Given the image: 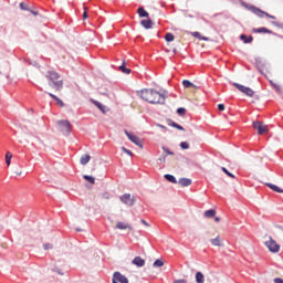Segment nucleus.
<instances>
[{"label": "nucleus", "mask_w": 283, "mask_h": 283, "mask_svg": "<svg viewBox=\"0 0 283 283\" xmlns=\"http://www.w3.org/2000/svg\"><path fill=\"white\" fill-rule=\"evenodd\" d=\"M140 98L146 101V103H150L151 105L165 104V95L158 93V91H154L153 88H144L139 92Z\"/></svg>", "instance_id": "f257e3e1"}, {"label": "nucleus", "mask_w": 283, "mask_h": 283, "mask_svg": "<svg viewBox=\"0 0 283 283\" xmlns=\"http://www.w3.org/2000/svg\"><path fill=\"white\" fill-rule=\"evenodd\" d=\"M46 78H49L50 87L55 90V92H60V90H63V80H61L59 73L50 71L46 74Z\"/></svg>", "instance_id": "f03ea898"}, {"label": "nucleus", "mask_w": 283, "mask_h": 283, "mask_svg": "<svg viewBox=\"0 0 283 283\" xmlns=\"http://www.w3.org/2000/svg\"><path fill=\"white\" fill-rule=\"evenodd\" d=\"M233 87H235L237 90H239V92H241L242 94H245V96H253V94H255V92H253V90H251V87H247L244 85H241L239 83H232Z\"/></svg>", "instance_id": "7ed1b4c3"}, {"label": "nucleus", "mask_w": 283, "mask_h": 283, "mask_svg": "<svg viewBox=\"0 0 283 283\" xmlns=\"http://www.w3.org/2000/svg\"><path fill=\"white\" fill-rule=\"evenodd\" d=\"M265 247L271 251V253H277L280 251V244L273 238L265 241Z\"/></svg>", "instance_id": "20e7f679"}, {"label": "nucleus", "mask_w": 283, "mask_h": 283, "mask_svg": "<svg viewBox=\"0 0 283 283\" xmlns=\"http://www.w3.org/2000/svg\"><path fill=\"white\" fill-rule=\"evenodd\" d=\"M251 12H253V14H255L256 17H259L260 19H264V17H268L269 19H275L274 15H271L264 11H262L261 9H259L258 7H250Z\"/></svg>", "instance_id": "39448f33"}, {"label": "nucleus", "mask_w": 283, "mask_h": 283, "mask_svg": "<svg viewBox=\"0 0 283 283\" xmlns=\"http://www.w3.org/2000/svg\"><path fill=\"white\" fill-rule=\"evenodd\" d=\"M112 283H129V279L120 272H114Z\"/></svg>", "instance_id": "423d86ee"}, {"label": "nucleus", "mask_w": 283, "mask_h": 283, "mask_svg": "<svg viewBox=\"0 0 283 283\" xmlns=\"http://www.w3.org/2000/svg\"><path fill=\"white\" fill-rule=\"evenodd\" d=\"M120 202H123V205H127V207H134L136 198L129 193H125L120 197Z\"/></svg>", "instance_id": "0eeeda50"}, {"label": "nucleus", "mask_w": 283, "mask_h": 283, "mask_svg": "<svg viewBox=\"0 0 283 283\" xmlns=\"http://www.w3.org/2000/svg\"><path fill=\"white\" fill-rule=\"evenodd\" d=\"M57 125L60 126V132H62V134H70V132H72V124L67 120H60L57 122Z\"/></svg>", "instance_id": "6e6552de"}, {"label": "nucleus", "mask_w": 283, "mask_h": 283, "mask_svg": "<svg viewBox=\"0 0 283 283\" xmlns=\"http://www.w3.org/2000/svg\"><path fill=\"white\" fill-rule=\"evenodd\" d=\"M253 127L256 129L258 134H269V126L262 122H254Z\"/></svg>", "instance_id": "1a4fd4ad"}, {"label": "nucleus", "mask_w": 283, "mask_h": 283, "mask_svg": "<svg viewBox=\"0 0 283 283\" xmlns=\"http://www.w3.org/2000/svg\"><path fill=\"white\" fill-rule=\"evenodd\" d=\"M125 134L127 138L130 140V143H134V145H137V147H140L143 149V140L138 138V136L125 130Z\"/></svg>", "instance_id": "9d476101"}, {"label": "nucleus", "mask_w": 283, "mask_h": 283, "mask_svg": "<svg viewBox=\"0 0 283 283\" xmlns=\"http://www.w3.org/2000/svg\"><path fill=\"white\" fill-rule=\"evenodd\" d=\"M132 264L140 269L145 265V260L140 256H135L132 261Z\"/></svg>", "instance_id": "9b49d317"}, {"label": "nucleus", "mask_w": 283, "mask_h": 283, "mask_svg": "<svg viewBox=\"0 0 283 283\" xmlns=\"http://www.w3.org/2000/svg\"><path fill=\"white\" fill-rule=\"evenodd\" d=\"M140 25L145 28V30H151L154 28V21L151 20H142Z\"/></svg>", "instance_id": "f8f14e48"}, {"label": "nucleus", "mask_w": 283, "mask_h": 283, "mask_svg": "<svg viewBox=\"0 0 283 283\" xmlns=\"http://www.w3.org/2000/svg\"><path fill=\"white\" fill-rule=\"evenodd\" d=\"M182 85L186 90H189V88L198 90V86L196 84L191 83V81H189V80H184Z\"/></svg>", "instance_id": "ddd939ff"}, {"label": "nucleus", "mask_w": 283, "mask_h": 283, "mask_svg": "<svg viewBox=\"0 0 283 283\" xmlns=\"http://www.w3.org/2000/svg\"><path fill=\"white\" fill-rule=\"evenodd\" d=\"M212 247H223L224 244L222 243V238L220 235H217L214 239L210 240Z\"/></svg>", "instance_id": "4468645a"}, {"label": "nucleus", "mask_w": 283, "mask_h": 283, "mask_svg": "<svg viewBox=\"0 0 283 283\" xmlns=\"http://www.w3.org/2000/svg\"><path fill=\"white\" fill-rule=\"evenodd\" d=\"M177 182L180 187H190L192 181L189 178H180Z\"/></svg>", "instance_id": "2eb2a0df"}, {"label": "nucleus", "mask_w": 283, "mask_h": 283, "mask_svg": "<svg viewBox=\"0 0 283 283\" xmlns=\"http://www.w3.org/2000/svg\"><path fill=\"white\" fill-rule=\"evenodd\" d=\"M137 14L140 17V19L149 17V12H147L143 7L137 9Z\"/></svg>", "instance_id": "dca6fc26"}, {"label": "nucleus", "mask_w": 283, "mask_h": 283, "mask_svg": "<svg viewBox=\"0 0 283 283\" xmlns=\"http://www.w3.org/2000/svg\"><path fill=\"white\" fill-rule=\"evenodd\" d=\"M196 283H205V274L202 272H197L195 275Z\"/></svg>", "instance_id": "f3484780"}, {"label": "nucleus", "mask_w": 283, "mask_h": 283, "mask_svg": "<svg viewBox=\"0 0 283 283\" xmlns=\"http://www.w3.org/2000/svg\"><path fill=\"white\" fill-rule=\"evenodd\" d=\"M253 32H256L258 34H271V30L262 27V28H259V29H253Z\"/></svg>", "instance_id": "a211bd4d"}, {"label": "nucleus", "mask_w": 283, "mask_h": 283, "mask_svg": "<svg viewBox=\"0 0 283 283\" xmlns=\"http://www.w3.org/2000/svg\"><path fill=\"white\" fill-rule=\"evenodd\" d=\"M266 187H269L270 189H272V191H275V193H283V190L277 187L276 185L273 184H266Z\"/></svg>", "instance_id": "6ab92c4d"}, {"label": "nucleus", "mask_w": 283, "mask_h": 283, "mask_svg": "<svg viewBox=\"0 0 283 283\" xmlns=\"http://www.w3.org/2000/svg\"><path fill=\"white\" fill-rule=\"evenodd\" d=\"M116 229H119V230H125V229H130L132 230V226L125 223V222H117L116 224Z\"/></svg>", "instance_id": "aec40b11"}, {"label": "nucleus", "mask_w": 283, "mask_h": 283, "mask_svg": "<svg viewBox=\"0 0 283 283\" xmlns=\"http://www.w3.org/2000/svg\"><path fill=\"white\" fill-rule=\"evenodd\" d=\"M192 36H195V39H199V41H209V38L202 36L198 31L192 32Z\"/></svg>", "instance_id": "412c9836"}, {"label": "nucleus", "mask_w": 283, "mask_h": 283, "mask_svg": "<svg viewBox=\"0 0 283 283\" xmlns=\"http://www.w3.org/2000/svg\"><path fill=\"white\" fill-rule=\"evenodd\" d=\"M240 39H241V41H243V43H252V41H253V36L252 35L247 36V34H241Z\"/></svg>", "instance_id": "4be33fe9"}, {"label": "nucleus", "mask_w": 283, "mask_h": 283, "mask_svg": "<svg viewBox=\"0 0 283 283\" xmlns=\"http://www.w3.org/2000/svg\"><path fill=\"white\" fill-rule=\"evenodd\" d=\"M49 96H51V98H53V101H55L56 105H59L60 107H63V101H61V98H59L56 95L50 93Z\"/></svg>", "instance_id": "5701e85b"}, {"label": "nucleus", "mask_w": 283, "mask_h": 283, "mask_svg": "<svg viewBox=\"0 0 283 283\" xmlns=\"http://www.w3.org/2000/svg\"><path fill=\"white\" fill-rule=\"evenodd\" d=\"M164 178H166L168 182H172V185H178V180L172 175H165Z\"/></svg>", "instance_id": "b1692460"}, {"label": "nucleus", "mask_w": 283, "mask_h": 283, "mask_svg": "<svg viewBox=\"0 0 283 283\" xmlns=\"http://www.w3.org/2000/svg\"><path fill=\"white\" fill-rule=\"evenodd\" d=\"M6 163H7V167H10V165L12 163V153H10V151L6 153Z\"/></svg>", "instance_id": "393cba45"}, {"label": "nucleus", "mask_w": 283, "mask_h": 283, "mask_svg": "<svg viewBox=\"0 0 283 283\" xmlns=\"http://www.w3.org/2000/svg\"><path fill=\"white\" fill-rule=\"evenodd\" d=\"M91 159L92 157L90 155H83L81 157V165H87V163H90Z\"/></svg>", "instance_id": "a878e982"}, {"label": "nucleus", "mask_w": 283, "mask_h": 283, "mask_svg": "<svg viewBox=\"0 0 283 283\" xmlns=\"http://www.w3.org/2000/svg\"><path fill=\"white\" fill-rule=\"evenodd\" d=\"M83 178H84V180H86L91 185H94L96 182V179L93 176L84 175Z\"/></svg>", "instance_id": "bb28decb"}, {"label": "nucleus", "mask_w": 283, "mask_h": 283, "mask_svg": "<svg viewBox=\"0 0 283 283\" xmlns=\"http://www.w3.org/2000/svg\"><path fill=\"white\" fill-rule=\"evenodd\" d=\"M216 217V210L210 209L205 212V218H214Z\"/></svg>", "instance_id": "cd10ccee"}, {"label": "nucleus", "mask_w": 283, "mask_h": 283, "mask_svg": "<svg viewBox=\"0 0 283 283\" xmlns=\"http://www.w3.org/2000/svg\"><path fill=\"white\" fill-rule=\"evenodd\" d=\"M119 70L123 72V74H132V70L125 66V62H123V65L119 66Z\"/></svg>", "instance_id": "c85d7f7f"}, {"label": "nucleus", "mask_w": 283, "mask_h": 283, "mask_svg": "<svg viewBox=\"0 0 283 283\" xmlns=\"http://www.w3.org/2000/svg\"><path fill=\"white\" fill-rule=\"evenodd\" d=\"M153 266H154L155 269H158V268H160V266H165V262H164L163 260H160V259H157V260L154 262Z\"/></svg>", "instance_id": "c756f323"}, {"label": "nucleus", "mask_w": 283, "mask_h": 283, "mask_svg": "<svg viewBox=\"0 0 283 283\" xmlns=\"http://www.w3.org/2000/svg\"><path fill=\"white\" fill-rule=\"evenodd\" d=\"M175 39H176V36L172 35V33H166V35H165V41H167L168 43H170Z\"/></svg>", "instance_id": "7c9ffc66"}, {"label": "nucleus", "mask_w": 283, "mask_h": 283, "mask_svg": "<svg viewBox=\"0 0 283 283\" xmlns=\"http://www.w3.org/2000/svg\"><path fill=\"white\" fill-rule=\"evenodd\" d=\"M170 125H171V127H175L176 129H179L180 132H185V128L180 124H177L176 122H172Z\"/></svg>", "instance_id": "2f4dec72"}, {"label": "nucleus", "mask_w": 283, "mask_h": 283, "mask_svg": "<svg viewBox=\"0 0 283 283\" xmlns=\"http://www.w3.org/2000/svg\"><path fill=\"white\" fill-rule=\"evenodd\" d=\"M221 171H223L226 176H229V178L235 179V175L229 172L224 167H221Z\"/></svg>", "instance_id": "473e14b6"}, {"label": "nucleus", "mask_w": 283, "mask_h": 283, "mask_svg": "<svg viewBox=\"0 0 283 283\" xmlns=\"http://www.w3.org/2000/svg\"><path fill=\"white\" fill-rule=\"evenodd\" d=\"M43 249H44V251H50V250L54 249V245L52 243H44Z\"/></svg>", "instance_id": "72a5a7b5"}, {"label": "nucleus", "mask_w": 283, "mask_h": 283, "mask_svg": "<svg viewBox=\"0 0 283 283\" xmlns=\"http://www.w3.org/2000/svg\"><path fill=\"white\" fill-rule=\"evenodd\" d=\"M177 114H178L179 116H185V114H187V109L184 108V107H180V108L177 109Z\"/></svg>", "instance_id": "f704fd0d"}, {"label": "nucleus", "mask_w": 283, "mask_h": 283, "mask_svg": "<svg viewBox=\"0 0 283 283\" xmlns=\"http://www.w3.org/2000/svg\"><path fill=\"white\" fill-rule=\"evenodd\" d=\"M122 151H124V154H127V156H134V153H132V150L125 148V147H122Z\"/></svg>", "instance_id": "c9c22d12"}, {"label": "nucleus", "mask_w": 283, "mask_h": 283, "mask_svg": "<svg viewBox=\"0 0 283 283\" xmlns=\"http://www.w3.org/2000/svg\"><path fill=\"white\" fill-rule=\"evenodd\" d=\"M93 103H94V105H96V107H97L98 109H101V112H105V111L103 109V105H102L99 102L93 101Z\"/></svg>", "instance_id": "e433bc0d"}, {"label": "nucleus", "mask_w": 283, "mask_h": 283, "mask_svg": "<svg viewBox=\"0 0 283 283\" xmlns=\"http://www.w3.org/2000/svg\"><path fill=\"white\" fill-rule=\"evenodd\" d=\"M180 147H181V149H189V143H187V142H181V143H180Z\"/></svg>", "instance_id": "4c0bfd02"}, {"label": "nucleus", "mask_w": 283, "mask_h": 283, "mask_svg": "<svg viewBox=\"0 0 283 283\" xmlns=\"http://www.w3.org/2000/svg\"><path fill=\"white\" fill-rule=\"evenodd\" d=\"M163 150L167 154V156H174V151L169 150V148L163 147Z\"/></svg>", "instance_id": "58836bf2"}, {"label": "nucleus", "mask_w": 283, "mask_h": 283, "mask_svg": "<svg viewBox=\"0 0 283 283\" xmlns=\"http://www.w3.org/2000/svg\"><path fill=\"white\" fill-rule=\"evenodd\" d=\"M20 10H30V9L28 8V3L21 2V3H20Z\"/></svg>", "instance_id": "ea45409f"}, {"label": "nucleus", "mask_w": 283, "mask_h": 283, "mask_svg": "<svg viewBox=\"0 0 283 283\" xmlns=\"http://www.w3.org/2000/svg\"><path fill=\"white\" fill-rule=\"evenodd\" d=\"M270 83H271L272 87H274V90H275L276 92H280V90H281L280 85L273 83V81H271Z\"/></svg>", "instance_id": "a19ab883"}, {"label": "nucleus", "mask_w": 283, "mask_h": 283, "mask_svg": "<svg viewBox=\"0 0 283 283\" xmlns=\"http://www.w3.org/2000/svg\"><path fill=\"white\" fill-rule=\"evenodd\" d=\"M29 12H31V14H33V17H39V11L38 10L29 9Z\"/></svg>", "instance_id": "79ce46f5"}, {"label": "nucleus", "mask_w": 283, "mask_h": 283, "mask_svg": "<svg viewBox=\"0 0 283 283\" xmlns=\"http://www.w3.org/2000/svg\"><path fill=\"white\" fill-rule=\"evenodd\" d=\"M90 15L87 14V7H84V12H83V19H87Z\"/></svg>", "instance_id": "37998d69"}, {"label": "nucleus", "mask_w": 283, "mask_h": 283, "mask_svg": "<svg viewBox=\"0 0 283 283\" xmlns=\"http://www.w3.org/2000/svg\"><path fill=\"white\" fill-rule=\"evenodd\" d=\"M218 109H219V112H224V109H226L224 104H219Z\"/></svg>", "instance_id": "c03bdc74"}, {"label": "nucleus", "mask_w": 283, "mask_h": 283, "mask_svg": "<svg viewBox=\"0 0 283 283\" xmlns=\"http://www.w3.org/2000/svg\"><path fill=\"white\" fill-rule=\"evenodd\" d=\"M174 283H187V280L180 279V280H176Z\"/></svg>", "instance_id": "a18cd8bd"}, {"label": "nucleus", "mask_w": 283, "mask_h": 283, "mask_svg": "<svg viewBox=\"0 0 283 283\" xmlns=\"http://www.w3.org/2000/svg\"><path fill=\"white\" fill-rule=\"evenodd\" d=\"M274 283H283V280L281 277L274 279Z\"/></svg>", "instance_id": "49530a36"}, {"label": "nucleus", "mask_w": 283, "mask_h": 283, "mask_svg": "<svg viewBox=\"0 0 283 283\" xmlns=\"http://www.w3.org/2000/svg\"><path fill=\"white\" fill-rule=\"evenodd\" d=\"M142 224H144L145 227H149V223L147 221H145L144 219H142Z\"/></svg>", "instance_id": "de8ad7c7"}, {"label": "nucleus", "mask_w": 283, "mask_h": 283, "mask_svg": "<svg viewBox=\"0 0 283 283\" xmlns=\"http://www.w3.org/2000/svg\"><path fill=\"white\" fill-rule=\"evenodd\" d=\"M160 163H165L167 160V157L159 158Z\"/></svg>", "instance_id": "09e8293b"}, {"label": "nucleus", "mask_w": 283, "mask_h": 283, "mask_svg": "<svg viewBox=\"0 0 283 283\" xmlns=\"http://www.w3.org/2000/svg\"><path fill=\"white\" fill-rule=\"evenodd\" d=\"M21 174H22L21 170H15L17 176H21Z\"/></svg>", "instance_id": "8fccbe9b"}, {"label": "nucleus", "mask_w": 283, "mask_h": 283, "mask_svg": "<svg viewBox=\"0 0 283 283\" xmlns=\"http://www.w3.org/2000/svg\"><path fill=\"white\" fill-rule=\"evenodd\" d=\"M214 222H220V217H216Z\"/></svg>", "instance_id": "3c124183"}]
</instances>
